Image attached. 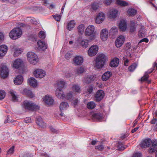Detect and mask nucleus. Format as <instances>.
Instances as JSON below:
<instances>
[{
  "mask_svg": "<svg viewBox=\"0 0 157 157\" xmlns=\"http://www.w3.org/2000/svg\"><path fill=\"white\" fill-rule=\"evenodd\" d=\"M23 64V62L22 59L17 58L13 61L12 66L13 68L17 69L21 67Z\"/></svg>",
  "mask_w": 157,
  "mask_h": 157,
  "instance_id": "10",
  "label": "nucleus"
},
{
  "mask_svg": "<svg viewBox=\"0 0 157 157\" xmlns=\"http://www.w3.org/2000/svg\"><path fill=\"white\" fill-rule=\"evenodd\" d=\"M50 130L53 132L54 133H57L59 131L58 130H56L52 126H50L49 127Z\"/></svg>",
  "mask_w": 157,
  "mask_h": 157,
  "instance_id": "59",
  "label": "nucleus"
},
{
  "mask_svg": "<svg viewBox=\"0 0 157 157\" xmlns=\"http://www.w3.org/2000/svg\"><path fill=\"white\" fill-rule=\"evenodd\" d=\"M9 93L12 97V99L13 101H18L17 94L15 91L12 90H10L9 91Z\"/></svg>",
  "mask_w": 157,
  "mask_h": 157,
  "instance_id": "28",
  "label": "nucleus"
},
{
  "mask_svg": "<svg viewBox=\"0 0 157 157\" xmlns=\"http://www.w3.org/2000/svg\"><path fill=\"white\" fill-rule=\"evenodd\" d=\"M127 24L125 21L122 20L121 21L119 25L120 29L122 31H124L127 28Z\"/></svg>",
  "mask_w": 157,
  "mask_h": 157,
  "instance_id": "26",
  "label": "nucleus"
},
{
  "mask_svg": "<svg viewBox=\"0 0 157 157\" xmlns=\"http://www.w3.org/2000/svg\"><path fill=\"white\" fill-rule=\"evenodd\" d=\"M73 92H70L67 94L66 95H65V98L67 100L71 99L73 97Z\"/></svg>",
  "mask_w": 157,
  "mask_h": 157,
  "instance_id": "47",
  "label": "nucleus"
},
{
  "mask_svg": "<svg viewBox=\"0 0 157 157\" xmlns=\"http://www.w3.org/2000/svg\"><path fill=\"white\" fill-rule=\"evenodd\" d=\"M6 96V93L3 90H0V100L3 99Z\"/></svg>",
  "mask_w": 157,
  "mask_h": 157,
  "instance_id": "49",
  "label": "nucleus"
},
{
  "mask_svg": "<svg viewBox=\"0 0 157 157\" xmlns=\"http://www.w3.org/2000/svg\"><path fill=\"white\" fill-rule=\"evenodd\" d=\"M13 48L14 50V53L13 54V56L14 57L18 56L23 52L22 49L16 47V46H14Z\"/></svg>",
  "mask_w": 157,
  "mask_h": 157,
  "instance_id": "24",
  "label": "nucleus"
},
{
  "mask_svg": "<svg viewBox=\"0 0 157 157\" xmlns=\"http://www.w3.org/2000/svg\"><path fill=\"white\" fill-rule=\"evenodd\" d=\"M99 7V4L98 3L94 2L91 5L90 9L91 10L96 11Z\"/></svg>",
  "mask_w": 157,
  "mask_h": 157,
  "instance_id": "41",
  "label": "nucleus"
},
{
  "mask_svg": "<svg viewBox=\"0 0 157 157\" xmlns=\"http://www.w3.org/2000/svg\"><path fill=\"white\" fill-rule=\"evenodd\" d=\"M28 82L30 86L33 87H36L38 84L37 80L33 77H31L28 79Z\"/></svg>",
  "mask_w": 157,
  "mask_h": 157,
  "instance_id": "20",
  "label": "nucleus"
},
{
  "mask_svg": "<svg viewBox=\"0 0 157 157\" xmlns=\"http://www.w3.org/2000/svg\"><path fill=\"white\" fill-rule=\"evenodd\" d=\"M8 75V68L4 64H1L0 65V76L5 78L7 77Z\"/></svg>",
  "mask_w": 157,
  "mask_h": 157,
  "instance_id": "6",
  "label": "nucleus"
},
{
  "mask_svg": "<svg viewBox=\"0 0 157 157\" xmlns=\"http://www.w3.org/2000/svg\"><path fill=\"white\" fill-rule=\"evenodd\" d=\"M85 71V69L84 67H78L76 69V73L78 75L83 73Z\"/></svg>",
  "mask_w": 157,
  "mask_h": 157,
  "instance_id": "43",
  "label": "nucleus"
},
{
  "mask_svg": "<svg viewBox=\"0 0 157 157\" xmlns=\"http://www.w3.org/2000/svg\"><path fill=\"white\" fill-rule=\"evenodd\" d=\"M112 2V0H105L104 1V4L106 5H110Z\"/></svg>",
  "mask_w": 157,
  "mask_h": 157,
  "instance_id": "64",
  "label": "nucleus"
},
{
  "mask_svg": "<svg viewBox=\"0 0 157 157\" xmlns=\"http://www.w3.org/2000/svg\"><path fill=\"white\" fill-rule=\"evenodd\" d=\"M27 59L30 63L35 65L38 62V57L35 53L29 52L27 53Z\"/></svg>",
  "mask_w": 157,
  "mask_h": 157,
  "instance_id": "5",
  "label": "nucleus"
},
{
  "mask_svg": "<svg viewBox=\"0 0 157 157\" xmlns=\"http://www.w3.org/2000/svg\"><path fill=\"white\" fill-rule=\"evenodd\" d=\"M112 73L110 71H106L102 76L101 79L104 81H107L112 75Z\"/></svg>",
  "mask_w": 157,
  "mask_h": 157,
  "instance_id": "25",
  "label": "nucleus"
},
{
  "mask_svg": "<svg viewBox=\"0 0 157 157\" xmlns=\"http://www.w3.org/2000/svg\"><path fill=\"white\" fill-rule=\"evenodd\" d=\"M39 36L42 39H44L46 36L45 32L42 31H40L39 33Z\"/></svg>",
  "mask_w": 157,
  "mask_h": 157,
  "instance_id": "50",
  "label": "nucleus"
},
{
  "mask_svg": "<svg viewBox=\"0 0 157 157\" xmlns=\"http://www.w3.org/2000/svg\"><path fill=\"white\" fill-rule=\"evenodd\" d=\"M23 107L25 109L31 111H36L39 109L38 105L32 101H25L23 105Z\"/></svg>",
  "mask_w": 157,
  "mask_h": 157,
  "instance_id": "3",
  "label": "nucleus"
},
{
  "mask_svg": "<svg viewBox=\"0 0 157 157\" xmlns=\"http://www.w3.org/2000/svg\"><path fill=\"white\" fill-rule=\"evenodd\" d=\"M78 33L81 34H82L85 29V26L83 24L79 25L77 28Z\"/></svg>",
  "mask_w": 157,
  "mask_h": 157,
  "instance_id": "35",
  "label": "nucleus"
},
{
  "mask_svg": "<svg viewBox=\"0 0 157 157\" xmlns=\"http://www.w3.org/2000/svg\"><path fill=\"white\" fill-rule=\"evenodd\" d=\"M22 94L31 98H33L34 96V95L32 91L27 88L24 89L22 92Z\"/></svg>",
  "mask_w": 157,
  "mask_h": 157,
  "instance_id": "27",
  "label": "nucleus"
},
{
  "mask_svg": "<svg viewBox=\"0 0 157 157\" xmlns=\"http://www.w3.org/2000/svg\"><path fill=\"white\" fill-rule=\"evenodd\" d=\"M151 146L153 147H157V140H153L151 142Z\"/></svg>",
  "mask_w": 157,
  "mask_h": 157,
  "instance_id": "61",
  "label": "nucleus"
},
{
  "mask_svg": "<svg viewBox=\"0 0 157 157\" xmlns=\"http://www.w3.org/2000/svg\"><path fill=\"white\" fill-rule=\"evenodd\" d=\"M69 105L68 103L65 102H61L59 106V109L61 111L63 110L67 109L69 107Z\"/></svg>",
  "mask_w": 157,
  "mask_h": 157,
  "instance_id": "31",
  "label": "nucleus"
},
{
  "mask_svg": "<svg viewBox=\"0 0 157 157\" xmlns=\"http://www.w3.org/2000/svg\"><path fill=\"white\" fill-rule=\"evenodd\" d=\"M56 95L59 98L63 99L65 98V95L63 89L57 88L56 91Z\"/></svg>",
  "mask_w": 157,
  "mask_h": 157,
  "instance_id": "17",
  "label": "nucleus"
},
{
  "mask_svg": "<svg viewBox=\"0 0 157 157\" xmlns=\"http://www.w3.org/2000/svg\"><path fill=\"white\" fill-rule=\"evenodd\" d=\"M93 118L94 119H97L98 120H101L103 117L102 114L100 113H97L93 114L92 115Z\"/></svg>",
  "mask_w": 157,
  "mask_h": 157,
  "instance_id": "40",
  "label": "nucleus"
},
{
  "mask_svg": "<svg viewBox=\"0 0 157 157\" xmlns=\"http://www.w3.org/2000/svg\"><path fill=\"white\" fill-rule=\"evenodd\" d=\"M117 147L118 150H119L121 151H123L124 150L126 147H127V146H126V147H124V146L123 145L122 143L120 142L118 143Z\"/></svg>",
  "mask_w": 157,
  "mask_h": 157,
  "instance_id": "46",
  "label": "nucleus"
},
{
  "mask_svg": "<svg viewBox=\"0 0 157 157\" xmlns=\"http://www.w3.org/2000/svg\"><path fill=\"white\" fill-rule=\"evenodd\" d=\"M36 119V123L38 126L41 127H44L45 126V124L44 122L40 116L37 117Z\"/></svg>",
  "mask_w": 157,
  "mask_h": 157,
  "instance_id": "23",
  "label": "nucleus"
},
{
  "mask_svg": "<svg viewBox=\"0 0 157 157\" xmlns=\"http://www.w3.org/2000/svg\"><path fill=\"white\" fill-rule=\"evenodd\" d=\"M148 74H148L147 72L145 75L142 77L141 78V81H144L147 80L149 77L148 75Z\"/></svg>",
  "mask_w": 157,
  "mask_h": 157,
  "instance_id": "51",
  "label": "nucleus"
},
{
  "mask_svg": "<svg viewBox=\"0 0 157 157\" xmlns=\"http://www.w3.org/2000/svg\"><path fill=\"white\" fill-rule=\"evenodd\" d=\"M95 30V27L93 25H89L85 29V36L89 37V39L90 40H94L97 37V34Z\"/></svg>",
  "mask_w": 157,
  "mask_h": 157,
  "instance_id": "2",
  "label": "nucleus"
},
{
  "mask_svg": "<svg viewBox=\"0 0 157 157\" xmlns=\"http://www.w3.org/2000/svg\"><path fill=\"white\" fill-rule=\"evenodd\" d=\"M75 22L74 20H72L67 23V29L69 31H71L74 27L75 25Z\"/></svg>",
  "mask_w": 157,
  "mask_h": 157,
  "instance_id": "29",
  "label": "nucleus"
},
{
  "mask_svg": "<svg viewBox=\"0 0 157 157\" xmlns=\"http://www.w3.org/2000/svg\"><path fill=\"white\" fill-rule=\"evenodd\" d=\"M155 68H156L157 69V63H156V62H155L153 64V67L151 69V71L148 70L147 71V73L148 74H150L153 71V70Z\"/></svg>",
  "mask_w": 157,
  "mask_h": 157,
  "instance_id": "48",
  "label": "nucleus"
},
{
  "mask_svg": "<svg viewBox=\"0 0 157 157\" xmlns=\"http://www.w3.org/2000/svg\"><path fill=\"white\" fill-rule=\"evenodd\" d=\"M105 19V14L102 12L99 13L97 15L95 22L97 24H100L103 22Z\"/></svg>",
  "mask_w": 157,
  "mask_h": 157,
  "instance_id": "13",
  "label": "nucleus"
},
{
  "mask_svg": "<svg viewBox=\"0 0 157 157\" xmlns=\"http://www.w3.org/2000/svg\"><path fill=\"white\" fill-rule=\"evenodd\" d=\"M23 81V78L21 75H18L14 79V83L16 85L21 84Z\"/></svg>",
  "mask_w": 157,
  "mask_h": 157,
  "instance_id": "22",
  "label": "nucleus"
},
{
  "mask_svg": "<svg viewBox=\"0 0 157 157\" xmlns=\"http://www.w3.org/2000/svg\"><path fill=\"white\" fill-rule=\"evenodd\" d=\"M117 4L121 6H125L128 5L127 2L121 0H117Z\"/></svg>",
  "mask_w": 157,
  "mask_h": 157,
  "instance_id": "44",
  "label": "nucleus"
},
{
  "mask_svg": "<svg viewBox=\"0 0 157 157\" xmlns=\"http://www.w3.org/2000/svg\"><path fill=\"white\" fill-rule=\"evenodd\" d=\"M72 55L69 52H67L65 55V58L67 59H69L71 57Z\"/></svg>",
  "mask_w": 157,
  "mask_h": 157,
  "instance_id": "57",
  "label": "nucleus"
},
{
  "mask_svg": "<svg viewBox=\"0 0 157 157\" xmlns=\"http://www.w3.org/2000/svg\"><path fill=\"white\" fill-rule=\"evenodd\" d=\"M136 13L137 10L132 8L128 9L127 11V13L130 16H133L136 14Z\"/></svg>",
  "mask_w": 157,
  "mask_h": 157,
  "instance_id": "34",
  "label": "nucleus"
},
{
  "mask_svg": "<svg viewBox=\"0 0 157 157\" xmlns=\"http://www.w3.org/2000/svg\"><path fill=\"white\" fill-rule=\"evenodd\" d=\"M118 32V29L117 27L115 26L112 27L109 31V33L112 35L117 34Z\"/></svg>",
  "mask_w": 157,
  "mask_h": 157,
  "instance_id": "39",
  "label": "nucleus"
},
{
  "mask_svg": "<svg viewBox=\"0 0 157 157\" xmlns=\"http://www.w3.org/2000/svg\"><path fill=\"white\" fill-rule=\"evenodd\" d=\"M106 60L105 56L103 54L98 55L95 60L94 67L98 69L102 68L105 64Z\"/></svg>",
  "mask_w": 157,
  "mask_h": 157,
  "instance_id": "1",
  "label": "nucleus"
},
{
  "mask_svg": "<svg viewBox=\"0 0 157 157\" xmlns=\"http://www.w3.org/2000/svg\"><path fill=\"white\" fill-rule=\"evenodd\" d=\"M125 40V37L121 35L119 36L116 39L115 41L116 46L119 48L120 47L124 44Z\"/></svg>",
  "mask_w": 157,
  "mask_h": 157,
  "instance_id": "9",
  "label": "nucleus"
},
{
  "mask_svg": "<svg viewBox=\"0 0 157 157\" xmlns=\"http://www.w3.org/2000/svg\"><path fill=\"white\" fill-rule=\"evenodd\" d=\"M95 148L101 151L104 148V147L102 145H100L96 146Z\"/></svg>",
  "mask_w": 157,
  "mask_h": 157,
  "instance_id": "63",
  "label": "nucleus"
},
{
  "mask_svg": "<svg viewBox=\"0 0 157 157\" xmlns=\"http://www.w3.org/2000/svg\"><path fill=\"white\" fill-rule=\"evenodd\" d=\"M22 34L21 29L18 27L13 29L10 33L9 36L11 39L16 40L19 38Z\"/></svg>",
  "mask_w": 157,
  "mask_h": 157,
  "instance_id": "4",
  "label": "nucleus"
},
{
  "mask_svg": "<svg viewBox=\"0 0 157 157\" xmlns=\"http://www.w3.org/2000/svg\"><path fill=\"white\" fill-rule=\"evenodd\" d=\"M89 40L87 39H84L80 42V44L82 47L85 48H87L89 45Z\"/></svg>",
  "mask_w": 157,
  "mask_h": 157,
  "instance_id": "30",
  "label": "nucleus"
},
{
  "mask_svg": "<svg viewBox=\"0 0 157 157\" xmlns=\"http://www.w3.org/2000/svg\"><path fill=\"white\" fill-rule=\"evenodd\" d=\"M142 155L140 153H135L133 154L132 157H141Z\"/></svg>",
  "mask_w": 157,
  "mask_h": 157,
  "instance_id": "62",
  "label": "nucleus"
},
{
  "mask_svg": "<svg viewBox=\"0 0 157 157\" xmlns=\"http://www.w3.org/2000/svg\"><path fill=\"white\" fill-rule=\"evenodd\" d=\"M72 90L76 93H79L81 92L80 87L77 84H74L73 85Z\"/></svg>",
  "mask_w": 157,
  "mask_h": 157,
  "instance_id": "33",
  "label": "nucleus"
},
{
  "mask_svg": "<svg viewBox=\"0 0 157 157\" xmlns=\"http://www.w3.org/2000/svg\"><path fill=\"white\" fill-rule=\"evenodd\" d=\"M119 59L117 58L112 59L110 63V66L111 67H116L118 66L119 63Z\"/></svg>",
  "mask_w": 157,
  "mask_h": 157,
  "instance_id": "21",
  "label": "nucleus"
},
{
  "mask_svg": "<svg viewBox=\"0 0 157 157\" xmlns=\"http://www.w3.org/2000/svg\"><path fill=\"white\" fill-rule=\"evenodd\" d=\"M66 83L65 81L62 80H58L56 82L57 88L63 89L65 86Z\"/></svg>",
  "mask_w": 157,
  "mask_h": 157,
  "instance_id": "32",
  "label": "nucleus"
},
{
  "mask_svg": "<svg viewBox=\"0 0 157 157\" xmlns=\"http://www.w3.org/2000/svg\"><path fill=\"white\" fill-rule=\"evenodd\" d=\"M24 121L26 123H30L31 121V118L29 117H26L24 119Z\"/></svg>",
  "mask_w": 157,
  "mask_h": 157,
  "instance_id": "60",
  "label": "nucleus"
},
{
  "mask_svg": "<svg viewBox=\"0 0 157 157\" xmlns=\"http://www.w3.org/2000/svg\"><path fill=\"white\" fill-rule=\"evenodd\" d=\"M93 80V76L91 75H87L84 78L83 81L84 82L86 83H90Z\"/></svg>",
  "mask_w": 157,
  "mask_h": 157,
  "instance_id": "38",
  "label": "nucleus"
},
{
  "mask_svg": "<svg viewBox=\"0 0 157 157\" xmlns=\"http://www.w3.org/2000/svg\"><path fill=\"white\" fill-rule=\"evenodd\" d=\"M152 142L150 139H147L143 140L140 144V146L142 148H146L149 147Z\"/></svg>",
  "mask_w": 157,
  "mask_h": 157,
  "instance_id": "15",
  "label": "nucleus"
},
{
  "mask_svg": "<svg viewBox=\"0 0 157 157\" xmlns=\"http://www.w3.org/2000/svg\"><path fill=\"white\" fill-rule=\"evenodd\" d=\"M136 67V64L135 63H134L128 67V70L129 71L132 72L135 69Z\"/></svg>",
  "mask_w": 157,
  "mask_h": 157,
  "instance_id": "45",
  "label": "nucleus"
},
{
  "mask_svg": "<svg viewBox=\"0 0 157 157\" xmlns=\"http://www.w3.org/2000/svg\"><path fill=\"white\" fill-rule=\"evenodd\" d=\"M4 40V36L3 34L0 32V44H2Z\"/></svg>",
  "mask_w": 157,
  "mask_h": 157,
  "instance_id": "55",
  "label": "nucleus"
},
{
  "mask_svg": "<svg viewBox=\"0 0 157 157\" xmlns=\"http://www.w3.org/2000/svg\"><path fill=\"white\" fill-rule=\"evenodd\" d=\"M35 76L36 78H42L46 75V72L41 69H36L34 72Z\"/></svg>",
  "mask_w": 157,
  "mask_h": 157,
  "instance_id": "8",
  "label": "nucleus"
},
{
  "mask_svg": "<svg viewBox=\"0 0 157 157\" xmlns=\"http://www.w3.org/2000/svg\"><path fill=\"white\" fill-rule=\"evenodd\" d=\"M96 106L95 103L93 101H90L88 102L87 105V108L89 109H92Z\"/></svg>",
  "mask_w": 157,
  "mask_h": 157,
  "instance_id": "42",
  "label": "nucleus"
},
{
  "mask_svg": "<svg viewBox=\"0 0 157 157\" xmlns=\"http://www.w3.org/2000/svg\"><path fill=\"white\" fill-rule=\"evenodd\" d=\"M118 11L115 9L112 10L110 11L109 16L111 18H115L116 17Z\"/></svg>",
  "mask_w": 157,
  "mask_h": 157,
  "instance_id": "36",
  "label": "nucleus"
},
{
  "mask_svg": "<svg viewBox=\"0 0 157 157\" xmlns=\"http://www.w3.org/2000/svg\"><path fill=\"white\" fill-rule=\"evenodd\" d=\"M53 17L57 21H60L61 16L60 15H53Z\"/></svg>",
  "mask_w": 157,
  "mask_h": 157,
  "instance_id": "52",
  "label": "nucleus"
},
{
  "mask_svg": "<svg viewBox=\"0 0 157 157\" xmlns=\"http://www.w3.org/2000/svg\"><path fill=\"white\" fill-rule=\"evenodd\" d=\"M136 25L135 22L133 21H131L130 26V30L131 32H133L136 31Z\"/></svg>",
  "mask_w": 157,
  "mask_h": 157,
  "instance_id": "37",
  "label": "nucleus"
},
{
  "mask_svg": "<svg viewBox=\"0 0 157 157\" xmlns=\"http://www.w3.org/2000/svg\"><path fill=\"white\" fill-rule=\"evenodd\" d=\"M8 50V47L6 45L2 44L0 46V59L5 56Z\"/></svg>",
  "mask_w": 157,
  "mask_h": 157,
  "instance_id": "12",
  "label": "nucleus"
},
{
  "mask_svg": "<svg viewBox=\"0 0 157 157\" xmlns=\"http://www.w3.org/2000/svg\"><path fill=\"white\" fill-rule=\"evenodd\" d=\"M44 102L48 105H52L54 103V99L52 97L49 95H46L43 98Z\"/></svg>",
  "mask_w": 157,
  "mask_h": 157,
  "instance_id": "16",
  "label": "nucleus"
},
{
  "mask_svg": "<svg viewBox=\"0 0 157 157\" xmlns=\"http://www.w3.org/2000/svg\"><path fill=\"white\" fill-rule=\"evenodd\" d=\"M93 90V87L92 86H89L87 89V92L88 94L92 93Z\"/></svg>",
  "mask_w": 157,
  "mask_h": 157,
  "instance_id": "53",
  "label": "nucleus"
},
{
  "mask_svg": "<svg viewBox=\"0 0 157 157\" xmlns=\"http://www.w3.org/2000/svg\"><path fill=\"white\" fill-rule=\"evenodd\" d=\"M104 96V93L102 90H99L96 93L95 96V100L97 101H101Z\"/></svg>",
  "mask_w": 157,
  "mask_h": 157,
  "instance_id": "18",
  "label": "nucleus"
},
{
  "mask_svg": "<svg viewBox=\"0 0 157 157\" xmlns=\"http://www.w3.org/2000/svg\"><path fill=\"white\" fill-rule=\"evenodd\" d=\"M109 32L106 29H102L100 32V37L101 39L104 41L107 40Z\"/></svg>",
  "mask_w": 157,
  "mask_h": 157,
  "instance_id": "14",
  "label": "nucleus"
},
{
  "mask_svg": "<svg viewBox=\"0 0 157 157\" xmlns=\"http://www.w3.org/2000/svg\"><path fill=\"white\" fill-rule=\"evenodd\" d=\"M14 146H12L8 150L7 153L8 154H11L14 151Z\"/></svg>",
  "mask_w": 157,
  "mask_h": 157,
  "instance_id": "56",
  "label": "nucleus"
},
{
  "mask_svg": "<svg viewBox=\"0 0 157 157\" xmlns=\"http://www.w3.org/2000/svg\"><path fill=\"white\" fill-rule=\"evenodd\" d=\"M37 48L39 50H44L47 49V44L41 40H38L37 42Z\"/></svg>",
  "mask_w": 157,
  "mask_h": 157,
  "instance_id": "19",
  "label": "nucleus"
},
{
  "mask_svg": "<svg viewBox=\"0 0 157 157\" xmlns=\"http://www.w3.org/2000/svg\"><path fill=\"white\" fill-rule=\"evenodd\" d=\"M139 36L140 37H144V32L142 30H140L138 32Z\"/></svg>",
  "mask_w": 157,
  "mask_h": 157,
  "instance_id": "58",
  "label": "nucleus"
},
{
  "mask_svg": "<svg viewBox=\"0 0 157 157\" xmlns=\"http://www.w3.org/2000/svg\"><path fill=\"white\" fill-rule=\"evenodd\" d=\"M84 59L82 56H75L73 59V63L75 66L82 65Z\"/></svg>",
  "mask_w": 157,
  "mask_h": 157,
  "instance_id": "11",
  "label": "nucleus"
},
{
  "mask_svg": "<svg viewBox=\"0 0 157 157\" xmlns=\"http://www.w3.org/2000/svg\"><path fill=\"white\" fill-rule=\"evenodd\" d=\"M157 148L156 147H153L151 146L149 150V153H152L154 152Z\"/></svg>",
  "mask_w": 157,
  "mask_h": 157,
  "instance_id": "54",
  "label": "nucleus"
},
{
  "mask_svg": "<svg viewBox=\"0 0 157 157\" xmlns=\"http://www.w3.org/2000/svg\"><path fill=\"white\" fill-rule=\"evenodd\" d=\"M98 47L96 45H93L89 48L88 51V54L90 56H93L98 52Z\"/></svg>",
  "mask_w": 157,
  "mask_h": 157,
  "instance_id": "7",
  "label": "nucleus"
}]
</instances>
